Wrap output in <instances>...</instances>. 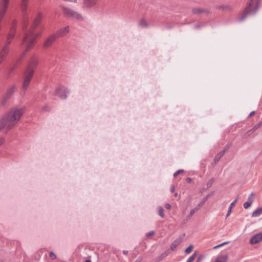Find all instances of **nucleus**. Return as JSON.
I'll return each mask as SVG.
<instances>
[{"mask_svg":"<svg viewBox=\"0 0 262 262\" xmlns=\"http://www.w3.org/2000/svg\"><path fill=\"white\" fill-rule=\"evenodd\" d=\"M155 233V231H150V232H148V233H147L146 234V236L147 237H149V236H150L151 235H154Z\"/></svg>","mask_w":262,"mask_h":262,"instance_id":"e433bc0d","label":"nucleus"},{"mask_svg":"<svg viewBox=\"0 0 262 262\" xmlns=\"http://www.w3.org/2000/svg\"><path fill=\"white\" fill-rule=\"evenodd\" d=\"M174 187L173 185H172L171 189H170V191L171 192H174Z\"/></svg>","mask_w":262,"mask_h":262,"instance_id":"37998d69","label":"nucleus"},{"mask_svg":"<svg viewBox=\"0 0 262 262\" xmlns=\"http://www.w3.org/2000/svg\"><path fill=\"white\" fill-rule=\"evenodd\" d=\"M255 113V111H253L252 112H251L249 115V117H251L252 115H254Z\"/></svg>","mask_w":262,"mask_h":262,"instance_id":"79ce46f5","label":"nucleus"},{"mask_svg":"<svg viewBox=\"0 0 262 262\" xmlns=\"http://www.w3.org/2000/svg\"><path fill=\"white\" fill-rule=\"evenodd\" d=\"M15 28L12 27L10 29V32L7 34V39L5 41V43L10 45L12 39L14 38L15 36Z\"/></svg>","mask_w":262,"mask_h":262,"instance_id":"f8f14e48","label":"nucleus"},{"mask_svg":"<svg viewBox=\"0 0 262 262\" xmlns=\"http://www.w3.org/2000/svg\"><path fill=\"white\" fill-rule=\"evenodd\" d=\"M193 12L194 14H200L203 12V10L200 9L195 8L193 9Z\"/></svg>","mask_w":262,"mask_h":262,"instance_id":"2f4dec72","label":"nucleus"},{"mask_svg":"<svg viewBox=\"0 0 262 262\" xmlns=\"http://www.w3.org/2000/svg\"><path fill=\"white\" fill-rule=\"evenodd\" d=\"M186 181L188 182V183H190L191 181V179L190 178H188L186 179Z\"/></svg>","mask_w":262,"mask_h":262,"instance_id":"c03bdc74","label":"nucleus"},{"mask_svg":"<svg viewBox=\"0 0 262 262\" xmlns=\"http://www.w3.org/2000/svg\"><path fill=\"white\" fill-rule=\"evenodd\" d=\"M28 0H21L20 8L23 13L24 18L25 19V23L24 24V28H26L28 25V20L27 19V9Z\"/></svg>","mask_w":262,"mask_h":262,"instance_id":"423d86ee","label":"nucleus"},{"mask_svg":"<svg viewBox=\"0 0 262 262\" xmlns=\"http://www.w3.org/2000/svg\"><path fill=\"white\" fill-rule=\"evenodd\" d=\"M227 243H228L227 242V243H223V244H220V245H217V246H215V247H214V249H216V248H219V247H220L222 246L223 245H225V244H227Z\"/></svg>","mask_w":262,"mask_h":262,"instance_id":"ea45409f","label":"nucleus"},{"mask_svg":"<svg viewBox=\"0 0 262 262\" xmlns=\"http://www.w3.org/2000/svg\"><path fill=\"white\" fill-rule=\"evenodd\" d=\"M252 203L249 201H247L244 203V207L245 209L249 208L251 206Z\"/></svg>","mask_w":262,"mask_h":262,"instance_id":"c85d7f7f","label":"nucleus"},{"mask_svg":"<svg viewBox=\"0 0 262 262\" xmlns=\"http://www.w3.org/2000/svg\"><path fill=\"white\" fill-rule=\"evenodd\" d=\"M97 0H84V7L86 8H91L94 6Z\"/></svg>","mask_w":262,"mask_h":262,"instance_id":"f3484780","label":"nucleus"},{"mask_svg":"<svg viewBox=\"0 0 262 262\" xmlns=\"http://www.w3.org/2000/svg\"><path fill=\"white\" fill-rule=\"evenodd\" d=\"M182 239L180 238L176 239L172 242L170 246V249L174 250L181 243Z\"/></svg>","mask_w":262,"mask_h":262,"instance_id":"6ab92c4d","label":"nucleus"},{"mask_svg":"<svg viewBox=\"0 0 262 262\" xmlns=\"http://www.w3.org/2000/svg\"><path fill=\"white\" fill-rule=\"evenodd\" d=\"M202 259V258L201 257H199L198 258V259H197V260H196V262H201Z\"/></svg>","mask_w":262,"mask_h":262,"instance_id":"a18cd8bd","label":"nucleus"},{"mask_svg":"<svg viewBox=\"0 0 262 262\" xmlns=\"http://www.w3.org/2000/svg\"><path fill=\"white\" fill-rule=\"evenodd\" d=\"M50 257L51 259L54 260L56 258V256L53 252H51L50 253Z\"/></svg>","mask_w":262,"mask_h":262,"instance_id":"f704fd0d","label":"nucleus"},{"mask_svg":"<svg viewBox=\"0 0 262 262\" xmlns=\"http://www.w3.org/2000/svg\"><path fill=\"white\" fill-rule=\"evenodd\" d=\"M231 145V144L227 145L224 150L221 151L216 156H215V157H214V160H213L215 163L217 162L220 160V159L221 158V157L225 154V152L228 151V150L230 147Z\"/></svg>","mask_w":262,"mask_h":262,"instance_id":"ddd939ff","label":"nucleus"},{"mask_svg":"<svg viewBox=\"0 0 262 262\" xmlns=\"http://www.w3.org/2000/svg\"><path fill=\"white\" fill-rule=\"evenodd\" d=\"M158 210H159V214L161 217H164V214L163 213V209L161 207H158Z\"/></svg>","mask_w":262,"mask_h":262,"instance_id":"c756f323","label":"nucleus"},{"mask_svg":"<svg viewBox=\"0 0 262 262\" xmlns=\"http://www.w3.org/2000/svg\"><path fill=\"white\" fill-rule=\"evenodd\" d=\"M10 0H2L0 3V11L7 12L9 6Z\"/></svg>","mask_w":262,"mask_h":262,"instance_id":"2eb2a0df","label":"nucleus"},{"mask_svg":"<svg viewBox=\"0 0 262 262\" xmlns=\"http://www.w3.org/2000/svg\"><path fill=\"white\" fill-rule=\"evenodd\" d=\"M262 213V208H259L254 211L252 213L253 217L259 216Z\"/></svg>","mask_w":262,"mask_h":262,"instance_id":"4be33fe9","label":"nucleus"},{"mask_svg":"<svg viewBox=\"0 0 262 262\" xmlns=\"http://www.w3.org/2000/svg\"><path fill=\"white\" fill-rule=\"evenodd\" d=\"M219 9H222L223 10H231V8L229 5H222L217 6V7Z\"/></svg>","mask_w":262,"mask_h":262,"instance_id":"b1692460","label":"nucleus"},{"mask_svg":"<svg viewBox=\"0 0 262 262\" xmlns=\"http://www.w3.org/2000/svg\"><path fill=\"white\" fill-rule=\"evenodd\" d=\"M123 253L124 254H127L128 253V251H126V250H124L123 251Z\"/></svg>","mask_w":262,"mask_h":262,"instance_id":"de8ad7c7","label":"nucleus"},{"mask_svg":"<svg viewBox=\"0 0 262 262\" xmlns=\"http://www.w3.org/2000/svg\"><path fill=\"white\" fill-rule=\"evenodd\" d=\"M69 32V27L67 26L66 27L60 29L57 33V37H59L61 36H65Z\"/></svg>","mask_w":262,"mask_h":262,"instance_id":"dca6fc26","label":"nucleus"},{"mask_svg":"<svg viewBox=\"0 0 262 262\" xmlns=\"http://www.w3.org/2000/svg\"><path fill=\"white\" fill-rule=\"evenodd\" d=\"M42 110L43 111H48L49 110V108L47 105H45L42 107Z\"/></svg>","mask_w":262,"mask_h":262,"instance_id":"4c0bfd02","label":"nucleus"},{"mask_svg":"<svg viewBox=\"0 0 262 262\" xmlns=\"http://www.w3.org/2000/svg\"><path fill=\"white\" fill-rule=\"evenodd\" d=\"M16 86L15 85H12L8 88L2 100V104L5 105L6 103L7 100L12 97L16 91Z\"/></svg>","mask_w":262,"mask_h":262,"instance_id":"39448f33","label":"nucleus"},{"mask_svg":"<svg viewBox=\"0 0 262 262\" xmlns=\"http://www.w3.org/2000/svg\"><path fill=\"white\" fill-rule=\"evenodd\" d=\"M6 12L0 11V28H2V21Z\"/></svg>","mask_w":262,"mask_h":262,"instance_id":"393cba45","label":"nucleus"},{"mask_svg":"<svg viewBox=\"0 0 262 262\" xmlns=\"http://www.w3.org/2000/svg\"><path fill=\"white\" fill-rule=\"evenodd\" d=\"M193 248V246L192 245H190L185 249V252L187 254L190 253L192 251Z\"/></svg>","mask_w":262,"mask_h":262,"instance_id":"cd10ccee","label":"nucleus"},{"mask_svg":"<svg viewBox=\"0 0 262 262\" xmlns=\"http://www.w3.org/2000/svg\"><path fill=\"white\" fill-rule=\"evenodd\" d=\"M183 171H184V170H181V169L178 170L174 173V174H173L174 177H177L178 174H179L180 173H182Z\"/></svg>","mask_w":262,"mask_h":262,"instance_id":"c9c22d12","label":"nucleus"},{"mask_svg":"<svg viewBox=\"0 0 262 262\" xmlns=\"http://www.w3.org/2000/svg\"><path fill=\"white\" fill-rule=\"evenodd\" d=\"M140 26L143 28H147L148 27V25L146 20L144 19H141L140 21Z\"/></svg>","mask_w":262,"mask_h":262,"instance_id":"bb28decb","label":"nucleus"},{"mask_svg":"<svg viewBox=\"0 0 262 262\" xmlns=\"http://www.w3.org/2000/svg\"><path fill=\"white\" fill-rule=\"evenodd\" d=\"M42 17V14L40 12L38 13L33 20L31 28L24 33L25 36L22 43L26 46V51L31 48L37 36V34L34 32V30L40 23Z\"/></svg>","mask_w":262,"mask_h":262,"instance_id":"f03ea898","label":"nucleus"},{"mask_svg":"<svg viewBox=\"0 0 262 262\" xmlns=\"http://www.w3.org/2000/svg\"><path fill=\"white\" fill-rule=\"evenodd\" d=\"M214 178H211L207 183V188H209L211 187V186L212 185V184H213V182H214Z\"/></svg>","mask_w":262,"mask_h":262,"instance_id":"72a5a7b5","label":"nucleus"},{"mask_svg":"<svg viewBox=\"0 0 262 262\" xmlns=\"http://www.w3.org/2000/svg\"><path fill=\"white\" fill-rule=\"evenodd\" d=\"M237 200H238V198L236 199L233 202H232L231 203V204L229 207L227 213L226 217H227L228 216H229L230 215V214L231 213L232 208H233V207L235 204V203L237 202Z\"/></svg>","mask_w":262,"mask_h":262,"instance_id":"412c9836","label":"nucleus"},{"mask_svg":"<svg viewBox=\"0 0 262 262\" xmlns=\"http://www.w3.org/2000/svg\"><path fill=\"white\" fill-rule=\"evenodd\" d=\"M141 259V258H140V259H137L135 262H140Z\"/></svg>","mask_w":262,"mask_h":262,"instance_id":"09e8293b","label":"nucleus"},{"mask_svg":"<svg viewBox=\"0 0 262 262\" xmlns=\"http://www.w3.org/2000/svg\"><path fill=\"white\" fill-rule=\"evenodd\" d=\"M58 37H57L56 34H52L50 35L47 38V39L45 40L43 42V47L45 48H48L50 47L53 43H54L56 38Z\"/></svg>","mask_w":262,"mask_h":262,"instance_id":"0eeeda50","label":"nucleus"},{"mask_svg":"<svg viewBox=\"0 0 262 262\" xmlns=\"http://www.w3.org/2000/svg\"><path fill=\"white\" fill-rule=\"evenodd\" d=\"M254 194L253 193H251L248 196V201L249 202H250L251 203H252L254 200Z\"/></svg>","mask_w":262,"mask_h":262,"instance_id":"7c9ffc66","label":"nucleus"},{"mask_svg":"<svg viewBox=\"0 0 262 262\" xmlns=\"http://www.w3.org/2000/svg\"><path fill=\"white\" fill-rule=\"evenodd\" d=\"M211 195V194H209L206 195L203 200L197 205V206L192 210L190 212V216H191L193 214L198 210H199L204 204L205 202L208 200V198Z\"/></svg>","mask_w":262,"mask_h":262,"instance_id":"9d476101","label":"nucleus"},{"mask_svg":"<svg viewBox=\"0 0 262 262\" xmlns=\"http://www.w3.org/2000/svg\"><path fill=\"white\" fill-rule=\"evenodd\" d=\"M69 93L68 89L64 86H60L58 88L55 92V94L62 99H66L67 94Z\"/></svg>","mask_w":262,"mask_h":262,"instance_id":"6e6552de","label":"nucleus"},{"mask_svg":"<svg viewBox=\"0 0 262 262\" xmlns=\"http://www.w3.org/2000/svg\"><path fill=\"white\" fill-rule=\"evenodd\" d=\"M262 241V233H259L253 236L250 240L251 245L256 244Z\"/></svg>","mask_w":262,"mask_h":262,"instance_id":"4468645a","label":"nucleus"},{"mask_svg":"<svg viewBox=\"0 0 262 262\" xmlns=\"http://www.w3.org/2000/svg\"><path fill=\"white\" fill-rule=\"evenodd\" d=\"M165 207L168 210L170 209L171 208V205L169 204H166Z\"/></svg>","mask_w":262,"mask_h":262,"instance_id":"a19ab883","label":"nucleus"},{"mask_svg":"<svg viewBox=\"0 0 262 262\" xmlns=\"http://www.w3.org/2000/svg\"><path fill=\"white\" fill-rule=\"evenodd\" d=\"M34 74L33 68L29 66L24 73V79L29 80H31L33 75Z\"/></svg>","mask_w":262,"mask_h":262,"instance_id":"9b49d317","label":"nucleus"},{"mask_svg":"<svg viewBox=\"0 0 262 262\" xmlns=\"http://www.w3.org/2000/svg\"><path fill=\"white\" fill-rule=\"evenodd\" d=\"M30 80L24 79V81H23V89L24 91H26L27 90V89L30 84Z\"/></svg>","mask_w":262,"mask_h":262,"instance_id":"5701e85b","label":"nucleus"},{"mask_svg":"<svg viewBox=\"0 0 262 262\" xmlns=\"http://www.w3.org/2000/svg\"><path fill=\"white\" fill-rule=\"evenodd\" d=\"M174 195V196H178V193H175Z\"/></svg>","mask_w":262,"mask_h":262,"instance_id":"3c124183","label":"nucleus"},{"mask_svg":"<svg viewBox=\"0 0 262 262\" xmlns=\"http://www.w3.org/2000/svg\"><path fill=\"white\" fill-rule=\"evenodd\" d=\"M227 258V255H222L218 256L214 262H226Z\"/></svg>","mask_w":262,"mask_h":262,"instance_id":"aec40b11","label":"nucleus"},{"mask_svg":"<svg viewBox=\"0 0 262 262\" xmlns=\"http://www.w3.org/2000/svg\"><path fill=\"white\" fill-rule=\"evenodd\" d=\"M61 7L66 16L75 18L78 20H82L83 19L82 16L78 12L63 6H61Z\"/></svg>","mask_w":262,"mask_h":262,"instance_id":"20e7f679","label":"nucleus"},{"mask_svg":"<svg viewBox=\"0 0 262 262\" xmlns=\"http://www.w3.org/2000/svg\"><path fill=\"white\" fill-rule=\"evenodd\" d=\"M85 262H91L90 260H86Z\"/></svg>","mask_w":262,"mask_h":262,"instance_id":"603ef678","label":"nucleus"},{"mask_svg":"<svg viewBox=\"0 0 262 262\" xmlns=\"http://www.w3.org/2000/svg\"><path fill=\"white\" fill-rule=\"evenodd\" d=\"M3 143V139L2 138L0 139V146L2 145Z\"/></svg>","mask_w":262,"mask_h":262,"instance_id":"49530a36","label":"nucleus"},{"mask_svg":"<svg viewBox=\"0 0 262 262\" xmlns=\"http://www.w3.org/2000/svg\"><path fill=\"white\" fill-rule=\"evenodd\" d=\"M25 110L24 106H16L6 112L0 119V131L4 129L7 132L16 126Z\"/></svg>","mask_w":262,"mask_h":262,"instance_id":"f257e3e1","label":"nucleus"},{"mask_svg":"<svg viewBox=\"0 0 262 262\" xmlns=\"http://www.w3.org/2000/svg\"><path fill=\"white\" fill-rule=\"evenodd\" d=\"M260 126V124H258L255 125L254 127H253L251 130H253V132H254L258 127Z\"/></svg>","mask_w":262,"mask_h":262,"instance_id":"58836bf2","label":"nucleus"},{"mask_svg":"<svg viewBox=\"0 0 262 262\" xmlns=\"http://www.w3.org/2000/svg\"><path fill=\"white\" fill-rule=\"evenodd\" d=\"M261 0H249L244 12L238 17V20L242 21L248 14H254L260 6Z\"/></svg>","mask_w":262,"mask_h":262,"instance_id":"7ed1b4c3","label":"nucleus"},{"mask_svg":"<svg viewBox=\"0 0 262 262\" xmlns=\"http://www.w3.org/2000/svg\"><path fill=\"white\" fill-rule=\"evenodd\" d=\"M169 253V250H166L162 254H160L159 256H158L156 259L155 262H160L161 260H162L163 259H164L165 257L168 256V255Z\"/></svg>","mask_w":262,"mask_h":262,"instance_id":"a211bd4d","label":"nucleus"},{"mask_svg":"<svg viewBox=\"0 0 262 262\" xmlns=\"http://www.w3.org/2000/svg\"><path fill=\"white\" fill-rule=\"evenodd\" d=\"M253 130H249V131H248L244 136H243V138H247L248 137H249L251 134H252L253 133Z\"/></svg>","mask_w":262,"mask_h":262,"instance_id":"473e14b6","label":"nucleus"},{"mask_svg":"<svg viewBox=\"0 0 262 262\" xmlns=\"http://www.w3.org/2000/svg\"><path fill=\"white\" fill-rule=\"evenodd\" d=\"M197 252L195 251L194 253L191 256L189 257V258L188 259L186 262H192L195 258Z\"/></svg>","mask_w":262,"mask_h":262,"instance_id":"a878e982","label":"nucleus"},{"mask_svg":"<svg viewBox=\"0 0 262 262\" xmlns=\"http://www.w3.org/2000/svg\"><path fill=\"white\" fill-rule=\"evenodd\" d=\"M33 64L35 65L36 64V62L35 61H33Z\"/></svg>","mask_w":262,"mask_h":262,"instance_id":"8fccbe9b","label":"nucleus"},{"mask_svg":"<svg viewBox=\"0 0 262 262\" xmlns=\"http://www.w3.org/2000/svg\"><path fill=\"white\" fill-rule=\"evenodd\" d=\"M10 45L4 42L0 51V63H2L9 52V46Z\"/></svg>","mask_w":262,"mask_h":262,"instance_id":"1a4fd4ad","label":"nucleus"}]
</instances>
